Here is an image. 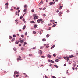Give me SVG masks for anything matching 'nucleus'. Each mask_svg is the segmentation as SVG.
<instances>
[{
  "mask_svg": "<svg viewBox=\"0 0 78 78\" xmlns=\"http://www.w3.org/2000/svg\"><path fill=\"white\" fill-rule=\"evenodd\" d=\"M19 76V75L17 74V75H16V78H17V77H18V76Z\"/></svg>",
  "mask_w": 78,
  "mask_h": 78,
  "instance_id": "nucleus-32",
  "label": "nucleus"
},
{
  "mask_svg": "<svg viewBox=\"0 0 78 78\" xmlns=\"http://www.w3.org/2000/svg\"><path fill=\"white\" fill-rule=\"evenodd\" d=\"M51 27H50L48 29V30H51Z\"/></svg>",
  "mask_w": 78,
  "mask_h": 78,
  "instance_id": "nucleus-44",
  "label": "nucleus"
},
{
  "mask_svg": "<svg viewBox=\"0 0 78 78\" xmlns=\"http://www.w3.org/2000/svg\"><path fill=\"white\" fill-rule=\"evenodd\" d=\"M5 5H6V6H8V3H7L5 4Z\"/></svg>",
  "mask_w": 78,
  "mask_h": 78,
  "instance_id": "nucleus-39",
  "label": "nucleus"
},
{
  "mask_svg": "<svg viewBox=\"0 0 78 78\" xmlns=\"http://www.w3.org/2000/svg\"><path fill=\"white\" fill-rule=\"evenodd\" d=\"M38 6H40V5H41V3L40 2V3L38 4Z\"/></svg>",
  "mask_w": 78,
  "mask_h": 78,
  "instance_id": "nucleus-43",
  "label": "nucleus"
},
{
  "mask_svg": "<svg viewBox=\"0 0 78 78\" xmlns=\"http://www.w3.org/2000/svg\"><path fill=\"white\" fill-rule=\"evenodd\" d=\"M42 48H43L42 47H41L40 48V49H42Z\"/></svg>",
  "mask_w": 78,
  "mask_h": 78,
  "instance_id": "nucleus-62",
  "label": "nucleus"
},
{
  "mask_svg": "<svg viewBox=\"0 0 78 78\" xmlns=\"http://www.w3.org/2000/svg\"><path fill=\"white\" fill-rule=\"evenodd\" d=\"M21 37H22V38H23V37H25V36H24V35H21Z\"/></svg>",
  "mask_w": 78,
  "mask_h": 78,
  "instance_id": "nucleus-18",
  "label": "nucleus"
},
{
  "mask_svg": "<svg viewBox=\"0 0 78 78\" xmlns=\"http://www.w3.org/2000/svg\"><path fill=\"white\" fill-rule=\"evenodd\" d=\"M38 17H39L38 16H35L34 18V20H36V19H38Z\"/></svg>",
  "mask_w": 78,
  "mask_h": 78,
  "instance_id": "nucleus-3",
  "label": "nucleus"
},
{
  "mask_svg": "<svg viewBox=\"0 0 78 78\" xmlns=\"http://www.w3.org/2000/svg\"><path fill=\"white\" fill-rule=\"evenodd\" d=\"M13 50H14V51H16L17 49H16V48H13Z\"/></svg>",
  "mask_w": 78,
  "mask_h": 78,
  "instance_id": "nucleus-28",
  "label": "nucleus"
},
{
  "mask_svg": "<svg viewBox=\"0 0 78 78\" xmlns=\"http://www.w3.org/2000/svg\"><path fill=\"white\" fill-rule=\"evenodd\" d=\"M74 56H73V55H71V58H73V57Z\"/></svg>",
  "mask_w": 78,
  "mask_h": 78,
  "instance_id": "nucleus-36",
  "label": "nucleus"
},
{
  "mask_svg": "<svg viewBox=\"0 0 78 78\" xmlns=\"http://www.w3.org/2000/svg\"><path fill=\"white\" fill-rule=\"evenodd\" d=\"M33 56V55L32 54H29V56Z\"/></svg>",
  "mask_w": 78,
  "mask_h": 78,
  "instance_id": "nucleus-12",
  "label": "nucleus"
},
{
  "mask_svg": "<svg viewBox=\"0 0 78 78\" xmlns=\"http://www.w3.org/2000/svg\"><path fill=\"white\" fill-rule=\"evenodd\" d=\"M62 7H63L62 6H60V7L59 8V9H62Z\"/></svg>",
  "mask_w": 78,
  "mask_h": 78,
  "instance_id": "nucleus-30",
  "label": "nucleus"
},
{
  "mask_svg": "<svg viewBox=\"0 0 78 78\" xmlns=\"http://www.w3.org/2000/svg\"><path fill=\"white\" fill-rule=\"evenodd\" d=\"M34 28H36L37 27V25H34Z\"/></svg>",
  "mask_w": 78,
  "mask_h": 78,
  "instance_id": "nucleus-22",
  "label": "nucleus"
},
{
  "mask_svg": "<svg viewBox=\"0 0 78 78\" xmlns=\"http://www.w3.org/2000/svg\"><path fill=\"white\" fill-rule=\"evenodd\" d=\"M13 37H16V35H13Z\"/></svg>",
  "mask_w": 78,
  "mask_h": 78,
  "instance_id": "nucleus-47",
  "label": "nucleus"
},
{
  "mask_svg": "<svg viewBox=\"0 0 78 78\" xmlns=\"http://www.w3.org/2000/svg\"><path fill=\"white\" fill-rule=\"evenodd\" d=\"M33 49H34V50H35L36 49V47H34L33 48Z\"/></svg>",
  "mask_w": 78,
  "mask_h": 78,
  "instance_id": "nucleus-40",
  "label": "nucleus"
},
{
  "mask_svg": "<svg viewBox=\"0 0 78 78\" xmlns=\"http://www.w3.org/2000/svg\"><path fill=\"white\" fill-rule=\"evenodd\" d=\"M23 12H27V8H26V9H25L23 10Z\"/></svg>",
  "mask_w": 78,
  "mask_h": 78,
  "instance_id": "nucleus-7",
  "label": "nucleus"
},
{
  "mask_svg": "<svg viewBox=\"0 0 78 78\" xmlns=\"http://www.w3.org/2000/svg\"><path fill=\"white\" fill-rule=\"evenodd\" d=\"M44 20H42V21H41V23H44Z\"/></svg>",
  "mask_w": 78,
  "mask_h": 78,
  "instance_id": "nucleus-19",
  "label": "nucleus"
},
{
  "mask_svg": "<svg viewBox=\"0 0 78 78\" xmlns=\"http://www.w3.org/2000/svg\"><path fill=\"white\" fill-rule=\"evenodd\" d=\"M23 22H24V23H25V22H26V21H25V19H24V18L23 19Z\"/></svg>",
  "mask_w": 78,
  "mask_h": 78,
  "instance_id": "nucleus-23",
  "label": "nucleus"
},
{
  "mask_svg": "<svg viewBox=\"0 0 78 78\" xmlns=\"http://www.w3.org/2000/svg\"><path fill=\"white\" fill-rule=\"evenodd\" d=\"M64 59H66V60H69L70 59L67 56H66L65 57H64Z\"/></svg>",
  "mask_w": 78,
  "mask_h": 78,
  "instance_id": "nucleus-1",
  "label": "nucleus"
},
{
  "mask_svg": "<svg viewBox=\"0 0 78 78\" xmlns=\"http://www.w3.org/2000/svg\"><path fill=\"white\" fill-rule=\"evenodd\" d=\"M59 12V10H57V12Z\"/></svg>",
  "mask_w": 78,
  "mask_h": 78,
  "instance_id": "nucleus-63",
  "label": "nucleus"
},
{
  "mask_svg": "<svg viewBox=\"0 0 78 78\" xmlns=\"http://www.w3.org/2000/svg\"><path fill=\"white\" fill-rule=\"evenodd\" d=\"M68 58H69V59H70V58H71V56H69Z\"/></svg>",
  "mask_w": 78,
  "mask_h": 78,
  "instance_id": "nucleus-50",
  "label": "nucleus"
},
{
  "mask_svg": "<svg viewBox=\"0 0 78 78\" xmlns=\"http://www.w3.org/2000/svg\"><path fill=\"white\" fill-rule=\"evenodd\" d=\"M19 47H20V46H21V44H19Z\"/></svg>",
  "mask_w": 78,
  "mask_h": 78,
  "instance_id": "nucleus-56",
  "label": "nucleus"
},
{
  "mask_svg": "<svg viewBox=\"0 0 78 78\" xmlns=\"http://www.w3.org/2000/svg\"><path fill=\"white\" fill-rule=\"evenodd\" d=\"M9 39H12V37L10 36L9 37Z\"/></svg>",
  "mask_w": 78,
  "mask_h": 78,
  "instance_id": "nucleus-29",
  "label": "nucleus"
},
{
  "mask_svg": "<svg viewBox=\"0 0 78 78\" xmlns=\"http://www.w3.org/2000/svg\"><path fill=\"white\" fill-rule=\"evenodd\" d=\"M45 41H46V39L45 38H44L42 39V41H43V42Z\"/></svg>",
  "mask_w": 78,
  "mask_h": 78,
  "instance_id": "nucleus-16",
  "label": "nucleus"
},
{
  "mask_svg": "<svg viewBox=\"0 0 78 78\" xmlns=\"http://www.w3.org/2000/svg\"><path fill=\"white\" fill-rule=\"evenodd\" d=\"M30 23H35V22H34V21H30Z\"/></svg>",
  "mask_w": 78,
  "mask_h": 78,
  "instance_id": "nucleus-15",
  "label": "nucleus"
},
{
  "mask_svg": "<svg viewBox=\"0 0 78 78\" xmlns=\"http://www.w3.org/2000/svg\"><path fill=\"white\" fill-rule=\"evenodd\" d=\"M41 57L43 58H45V56H41Z\"/></svg>",
  "mask_w": 78,
  "mask_h": 78,
  "instance_id": "nucleus-49",
  "label": "nucleus"
},
{
  "mask_svg": "<svg viewBox=\"0 0 78 78\" xmlns=\"http://www.w3.org/2000/svg\"><path fill=\"white\" fill-rule=\"evenodd\" d=\"M46 37H49V34H47L46 35Z\"/></svg>",
  "mask_w": 78,
  "mask_h": 78,
  "instance_id": "nucleus-34",
  "label": "nucleus"
},
{
  "mask_svg": "<svg viewBox=\"0 0 78 78\" xmlns=\"http://www.w3.org/2000/svg\"><path fill=\"white\" fill-rule=\"evenodd\" d=\"M22 18H23V16H20V19H22Z\"/></svg>",
  "mask_w": 78,
  "mask_h": 78,
  "instance_id": "nucleus-31",
  "label": "nucleus"
},
{
  "mask_svg": "<svg viewBox=\"0 0 78 78\" xmlns=\"http://www.w3.org/2000/svg\"><path fill=\"white\" fill-rule=\"evenodd\" d=\"M42 20H43L42 19H40L38 20L37 21L38 23H40V22H41V21H42Z\"/></svg>",
  "mask_w": 78,
  "mask_h": 78,
  "instance_id": "nucleus-2",
  "label": "nucleus"
},
{
  "mask_svg": "<svg viewBox=\"0 0 78 78\" xmlns=\"http://www.w3.org/2000/svg\"><path fill=\"white\" fill-rule=\"evenodd\" d=\"M76 63H75L74 65V67H76Z\"/></svg>",
  "mask_w": 78,
  "mask_h": 78,
  "instance_id": "nucleus-38",
  "label": "nucleus"
},
{
  "mask_svg": "<svg viewBox=\"0 0 78 78\" xmlns=\"http://www.w3.org/2000/svg\"><path fill=\"white\" fill-rule=\"evenodd\" d=\"M53 56H54V57H55V56H56V54H54L53 55Z\"/></svg>",
  "mask_w": 78,
  "mask_h": 78,
  "instance_id": "nucleus-37",
  "label": "nucleus"
},
{
  "mask_svg": "<svg viewBox=\"0 0 78 78\" xmlns=\"http://www.w3.org/2000/svg\"><path fill=\"white\" fill-rule=\"evenodd\" d=\"M48 57L49 58H51V55L50 54H48L47 55Z\"/></svg>",
  "mask_w": 78,
  "mask_h": 78,
  "instance_id": "nucleus-10",
  "label": "nucleus"
},
{
  "mask_svg": "<svg viewBox=\"0 0 78 78\" xmlns=\"http://www.w3.org/2000/svg\"><path fill=\"white\" fill-rule=\"evenodd\" d=\"M55 26H56V24H55L52 26V27H55Z\"/></svg>",
  "mask_w": 78,
  "mask_h": 78,
  "instance_id": "nucleus-42",
  "label": "nucleus"
},
{
  "mask_svg": "<svg viewBox=\"0 0 78 78\" xmlns=\"http://www.w3.org/2000/svg\"><path fill=\"white\" fill-rule=\"evenodd\" d=\"M20 42H21V43H22V42H23V41L22 40H21L20 41Z\"/></svg>",
  "mask_w": 78,
  "mask_h": 78,
  "instance_id": "nucleus-20",
  "label": "nucleus"
},
{
  "mask_svg": "<svg viewBox=\"0 0 78 78\" xmlns=\"http://www.w3.org/2000/svg\"><path fill=\"white\" fill-rule=\"evenodd\" d=\"M36 32L35 31H33V33H34V34H36Z\"/></svg>",
  "mask_w": 78,
  "mask_h": 78,
  "instance_id": "nucleus-46",
  "label": "nucleus"
},
{
  "mask_svg": "<svg viewBox=\"0 0 78 78\" xmlns=\"http://www.w3.org/2000/svg\"><path fill=\"white\" fill-rule=\"evenodd\" d=\"M59 14H60V15H61V14H62V12H60L59 13Z\"/></svg>",
  "mask_w": 78,
  "mask_h": 78,
  "instance_id": "nucleus-52",
  "label": "nucleus"
},
{
  "mask_svg": "<svg viewBox=\"0 0 78 78\" xmlns=\"http://www.w3.org/2000/svg\"><path fill=\"white\" fill-rule=\"evenodd\" d=\"M13 76L14 78H16V74L14 73Z\"/></svg>",
  "mask_w": 78,
  "mask_h": 78,
  "instance_id": "nucleus-35",
  "label": "nucleus"
},
{
  "mask_svg": "<svg viewBox=\"0 0 78 78\" xmlns=\"http://www.w3.org/2000/svg\"><path fill=\"white\" fill-rule=\"evenodd\" d=\"M19 41H16L15 42V44H19Z\"/></svg>",
  "mask_w": 78,
  "mask_h": 78,
  "instance_id": "nucleus-9",
  "label": "nucleus"
},
{
  "mask_svg": "<svg viewBox=\"0 0 78 78\" xmlns=\"http://www.w3.org/2000/svg\"><path fill=\"white\" fill-rule=\"evenodd\" d=\"M19 7H18V8H16V9H17V10H19Z\"/></svg>",
  "mask_w": 78,
  "mask_h": 78,
  "instance_id": "nucleus-59",
  "label": "nucleus"
},
{
  "mask_svg": "<svg viewBox=\"0 0 78 78\" xmlns=\"http://www.w3.org/2000/svg\"><path fill=\"white\" fill-rule=\"evenodd\" d=\"M51 63H53V64L54 63V61H53V60H51Z\"/></svg>",
  "mask_w": 78,
  "mask_h": 78,
  "instance_id": "nucleus-21",
  "label": "nucleus"
},
{
  "mask_svg": "<svg viewBox=\"0 0 78 78\" xmlns=\"http://www.w3.org/2000/svg\"><path fill=\"white\" fill-rule=\"evenodd\" d=\"M49 66H50L51 67V66H52V64H50Z\"/></svg>",
  "mask_w": 78,
  "mask_h": 78,
  "instance_id": "nucleus-48",
  "label": "nucleus"
},
{
  "mask_svg": "<svg viewBox=\"0 0 78 78\" xmlns=\"http://www.w3.org/2000/svg\"><path fill=\"white\" fill-rule=\"evenodd\" d=\"M14 73L15 74H19V72H17V71H15L14 72Z\"/></svg>",
  "mask_w": 78,
  "mask_h": 78,
  "instance_id": "nucleus-6",
  "label": "nucleus"
},
{
  "mask_svg": "<svg viewBox=\"0 0 78 78\" xmlns=\"http://www.w3.org/2000/svg\"><path fill=\"white\" fill-rule=\"evenodd\" d=\"M33 17H36V16H36V14H35L33 15Z\"/></svg>",
  "mask_w": 78,
  "mask_h": 78,
  "instance_id": "nucleus-33",
  "label": "nucleus"
},
{
  "mask_svg": "<svg viewBox=\"0 0 78 78\" xmlns=\"http://www.w3.org/2000/svg\"><path fill=\"white\" fill-rule=\"evenodd\" d=\"M25 35H27V32H26Z\"/></svg>",
  "mask_w": 78,
  "mask_h": 78,
  "instance_id": "nucleus-58",
  "label": "nucleus"
},
{
  "mask_svg": "<svg viewBox=\"0 0 78 78\" xmlns=\"http://www.w3.org/2000/svg\"><path fill=\"white\" fill-rule=\"evenodd\" d=\"M69 11H70L69 10H67L66 12H69Z\"/></svg>",
  "mask_w": 78,
  "mask_h": 78,
  "instance_id": "nucleus-53",
  "label": "nucleus"
},
{
  "mask_svg": "<svg viewBox=\"0 0 78 78\" xmlns=\"http://www.w3.org/2000/svg\"><path fill=\"white\" fill-rule=\"evenodd\" d=\"M25 28H26V26H25V25H24V27H23V30H24L25 29Z\"/></svg>",
  "mask_w": 78,
  "mask_h": 78,
  "instance_id": "nucleus-14",
  "label": "nucleus"
},
{
  "mask_svg": "<svg viewBox=\"0 0 78 78\" xmlns=\"http://www.w3.org/2000/svg\"><path fill=\"white\" fill-rule=\"evenodd\" d=\"M45 77L46 78H48V77H47V76L46 75L45 76Z\"/></svg>",
  "mask_w": 78,
  "mask_h": 78,
  "instance_id": "nucleus-54",
  "label": "nucleus"
},
{
  "mask_svg": "<svg viewBox=\"0 0 78 78\" xmlns=\"http://www.w3.org/2000/svg\"><path fill=\"white\" fill-rule=\"evenodd\" d=\"M21 50H24V48L22 47L21 48Z\"/></svg>",
  "mask_w": 78,
  "mask_h": 78,
  "instance_id": "nucleus-25",
  "label": "nucleus"
},
{
  "mask_svg": "<svg viewBox=\"0 0 78 78\" xmlns=\"http://www.w3.org/2000/svg\"><path fill=\"white\" fill-rule=\"evenodd\" d=\"M39 9H40V10H41V9H42V8H39Z\"/></svg>",
  "mask_w": 78,
  "mask_h": 78,
  "instance_id": "nucleus-60",
  "label": "nucleus"
},
{
  "mask_svg": "<svg viewBox=\"0 0 78 78\" xmlns=\"http://www.w3.org/2000/svg\"><path fill=\"white\" fill-rule=\"evenodd\" d=\"M38 53L41 55H42V51L40 50L38 51Z\"/></svg>",
  "mask_w": 78,
  "mask_h": 78,
  "instance_id": "nucleus-5",
  "label": "nucleus"
},
{
  "mask_svg": "<svg viewBox=\"0 0 78 78\" xmlns=\"http://www.w3.org/2000/svg\"><path fill=\"white\" fill-rule=\"evenodd\" d=\"M17 12H16V15H17Z\"/></svg>",
  "mask_w": 78,
  "mask_h": 78,
  "instance_id": "nucleus-61",
  "label": "nucleus"
},
{
  "mask_svg": "<svg viewBox=\"0 0 78 78\" xmlns=\"http://www.w3.org/2000/svg\"><path fill=\"white\" fill-rule=\"evenodd\" d=\"M17 59L18 61H19V60L22 61V58H17Z\"/></svg>",
  "mask_w": 78,
  "mask_h": 78,
  "instance_id": "nucleus-8",
  "label": "nucleus"
},
{
  "mask_svg": "<svg viewBox=\"0 0 78 78\" xmlns=\"http://www.w3.org/2000/svg\"><path fill=\"white\" fill-rule=\"evenodd\" d=\"M52 77L53 78H56V77H55V76H52Z\"/></svg>",
  "mask_w": 78,
  "mask_h": 78,
  "instance_id": "nucleus-41",
  "label": "nucleus"
},
{
  "mask_svg": "<svg viewBox=\"0 0 78 78\" xmlns=\"http://www.w3.org/2000/svg\"><path fill=\"white\" fill-rule=\"evenodd\" d=\"M11 11H13V9H11Z\"/></svg>",
  "mask_w": 78,
  "mask_h": 78,
  "instance_id": "nucleus-64",
  "label": "nucleus"
},
{
  "mask_svg": "<svg viewBox=\"0 0 78 78\" xmlns=\"http://www.w3.org/2000/svg\"><path fill=\"white\" fill-rule=\"evenodd\" d=\"M54 67H56V68H58V66H57L56 65H54Z\"/></svg>",
  "mask_w": 78,
  "mask_h": 78,
  "instance_id": "nucleus-17",
  "label": "nucleus"
},
{
  "mask_svg": "<svg viewBox=\"0 0 78 78\" xmlns=\"http://www.w3.org/2000/svg\"><path fill=\"white\" fill-rule=\"evenodd\" d=\"M45 16H46V15H45V14H43V16H44V17H45Z\"/></svg>",
  "mask_w": 78,
  "mask_h": 78,
  "instance_id": "nucleus-57",
  "label": "nucleus"
},
{
  "mask_svg": "<svg viewBox=\"0 0 78 78\" xmlns=\"http://www.w3.org/2000/svg\"><path fill=\"white\" fill-rule=\"evenodd\" d=\"M55 47V45H54L51 48V49H53L54 47Z\"/></svg>",
  "mask_w": 78,
  "mask_h": 78,
  "instance_id": "nucleus-13",
  "label": "nucleus"
},
{
  "mask_svg": "<svg viewBox=\"0 0 78 78\" xmlns=\"http://www.w3.org/2000/svg\"><path fill=\"white\" fill-rule=\"evenodd\" d=\"M20 12V10H19L18 11V13H19V12Z\"/></svg>",
  "mask_w": 78,
  "mask_h": 78,
  "instance_id": "nucleus-51",
  "label": "nucleus"
},
{
  "mask_svg": "<svg viewBox=\"0 0 78 78\" xmlns=\"http://www.w3.org/2000/svg\"><path fill=\"white\" fill-rule=\"evenodd\" d=\"M67 66V65H66V64L64 65V66Z\"/></svg>",
  "mask_w": 78,
  "mask_h": 78,
  "instance_id": "nucleus-55",
  "label": "nucleus"
},
{
  "mask_svg": "<svg viewBox=\"0 0 78 78\" xmlns=\"http://www.w3.org/2000/svg\"><path fill=\"white\" fill-rule=\"evenodd\" d=\"M50 5H54L55 4V2H51L49 3Z\"/></svg>",
  "mask_w": 78,
  "mask_h": 78,
  "instance_id": "nucleus-4",
  "label": "nucleus"
},
{
  "mask_svg": "<svg viewBox=\"0 0 78 78\" xmlns=\"http://www.w3.org/2000/svg\"><path fill=\"white\" fill-rule=\"evenodd\" d=\"M31 11L34 12V10H32Z\"/></svg>",
  "mask_w": 78,
  "mask_h": 78,
  "instance_id": "nucleus-45",
  "label": "nucleus"
},
{
  "mask_svg": "<svg viewBox=\"0 0 78 78\" xmlns=\"http://www.w3.org/2000/svg\"><path fill=\"white\" fill-rule=\"evenodd\" d=\"M25 44H27V42H24V46H25Z\"/></svg>",
  "mask_w": 78,
  "mask_h": 78,
  "instance_id": "nucleus-26",
  "label": "nucleus"
},
{
  "mask_svg": "<svg viewBox=\"0 0 78 78\" xmlns=\"http://www.w3.org/2000/svg\"><path fill=\"white\" fill-rule=\"evenodd\" d=\"M58 61H59V59H57L55 60V61L56 62H58Z\"/></svg>",
  "mask_w": 78,
  "mask_h": 78,
  "instance_id": "nucleus-27",
  "label": "nucleus"
},
{
  "mask_svg": "<svg viewBox=\"0 0 78 78\" xmlns=\"http://www.w3.org/2000/svg\"><path fill=\"white\" fill-rule=\"evenodd\" d=\"M15 40V38H13L12 40V42H14V41Z\"/></svg>",
  "mask_w": 78,
  "mask_h": 78,
  "instance_id": "nucleus-11",
  "label": "nucleus"
},
{
  "mask_svg": "<svg viewBox=\"0 0 78 78\" xmlns=\"http://www.w3.org/2000/svg\"><path fill=\"white\" fill-rule=\"evenodd\" d=\"M24 8H27V5H24Z\"/></svg>",
  "mask_w": 78,
  "mask_h": 78,
  "instance_id": "nucleus-24",
  "label": "nucleus"
}]
</instances>
